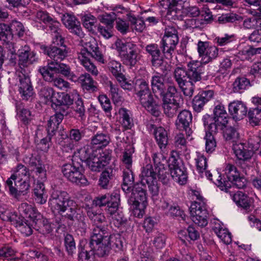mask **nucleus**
<instances>
[{"instance_id":"c03bdc74","label":"nucleus","mask_w":261,"mask_h":261,"mask_svg":"<svg viewBox=\"0 0 261 261\" xmlns=\"http://www.w3.org/2000/svg\"><path fill=\"white\" fill-rule=\"evenodd\" d=\"M110 142V138L106 133H97L93 136L91 140V143L96 146L97 148H102L107 146Z\"/></svg>"},{"instance_id":"4d7b16f0","label":"nucleus","mask_w":261,"mask_h":261,"mask_svg":"<svg viewBox=\"0 0 261 261\" xmlns=\"http://www.w3.org/2000/svg\"><path fill=\"white\" fill-rule=\"evenodd\" d=\"M250 85V80L244 77H237L232 85V90L234 92H240L244 90L246 87Z\"/></svg>"},{"instance_id":"680f3d73","label":"nucleus","mask_w":261,"mask_h":261,"mask_svg":"<svg viewBox=\"0 0 261 261\" xmlns=\"http://www.w3.org/2000/svg\"><path fill=\"white\" fill-rule=\"evenodd\" d=\"M185 1V0H170V4L169 8L166 9L167 10L166 16L168 19H172L176 17L177 12L175 7L178 5H181Z\"/></svg>"},{"instance_id":"20e7f679","label":"nucleus","mask_w":261,"mask_h":261,"mask_svg":"<svg viewBox=\"0 0 261 261\" xmlns=\"http://www.w3.org/2000/svg\"><path fill=\"white\" fill-rule=\"evenodd\" d=\"M135 91L142 106L152 115L159 116L160 114L159 106L153 99L148 83L143 79L137 80Z\"/></svg>"},{"instance_id":"f3484780","label":"nucleus","mask_w":261,"mask_h":261,"mask_svg":"<svg viewBox=\"0 0 261 261\" xmlns=\"http://www.w3.org/2000/svg\"><path fill=\"white\" fill-rule=\"evenodd\" d=\"M18 79V90L22 99L24 100L31 99L34 91L30 76L21 72L19 74Z\"/></svg>"},{"instance_id":"f03ea898","label":"nucleus","mask_w":261,"mask_h":261,"mask_svg":"<svg viewBox=\"0 0 261 261\" xmlns=\"http://www.w3.org/2000/svg\"><path fill=\"white\" fill-rule=\"evenodd\" d=\"M89 246L92 254L98 257H106L112 249L118 251L123 246L120 235L111 234L107 230L98 228L92 232Z\"/></svg>"},{"instance_id":"bf43d9fd","label":"nucleus","mask_w":261,"mask_h":261,"mask_svg":"<svg viewBox=\"0 0 261 261\" xmlns=\"http://www.w3.org/2000/svg\"><path fill=\"white\" fill-rule=\"evenodd\" d=\"M34 223L36 224H38L40 226L44 234H49L53 230L54 224L49 222L48 220L44 218L42 215L41 218L36 220Z\"/></svg>"},{"instance_id":"6e6552de","label":"nucleus","mask_w":261,"mask_h":261,"mask_svg":"<svg viewBox=\"0 0 261 261\" xmlns=\"http://www.w3.org/2000/svg\"><path fill=\"white\" fill-rule=\"evenodd\" d=\"M204 126L212 132H218L219 130L223 134L224 138L228 139V114L227 112L224 113H216L213 116L208 114L204 115L202 117Z\"/></svg>"},{"instance_id":"a211bd4d","label":"nucleus","mask_w":261,"mask_h":261,"mask_svg":"<svg viewBox=\"0 0 261 261\" xmlns=\"http://www.w3.org/2000/svg\"><path fill=\"white\" fill-rule=\"evenodd\" d=\"M170 174L172 178L181 185L186 184L188 174L186 168L182 164H179L174 159L172 163L169 165Z\"/></svg>"},{"instance_id":"8fccbe9b","label":"nucleus","mask_w":261,"mask_h":261,"mask_svg":"<svg viewBox=\"0 0 261 261\" xmlns=\"http://www.w3.org/2000/svg\"><path fill=\"white\" fill-rule=\"evenodd\" d=\"M13 38V35L9 24L0 23V40L8 44Z\"/></svg>"},{"instance_id":"5701e85b","label":"nucleus","mask_w":261,"mask_h":261,"mask_svg":"<svg viewBox=\"0 0 261 261\" xmlns=\"http://www.w3.org/2000/svg\"><path fill=\"white\" fill-rule=\"evenodd\" d=\"M75 79L73 82H78L84 91L94 93L99 90L98 83L88 73L82 74L79 77L76 75Z\"/></svg>"},{"instance_id":"f257e3e1","label":"nucleus","mask_w":261,"mask_h":261,"mask_svg":"<svg viewBox=\"0 0 261 261\" xmlns=\"http://www.w3.org/2000/svg\"><path fill=\"white\" fill-rule=\"evenodd\" d=\"M48 203L51 208L56 210L59 213L67 211L65 215L66 218L72 221L77 220L82 225V227L86 229V217L82 208L69 197L67 192L53 189Z\"/></svg>"},{"instance_id":"4be33fe9","label":"nucleus","mask_w":261,"mask_h":261,"mask_svg":"<svg viewBox=\"0 0 261 261\" xmlns=\"http://www.w3.org/2000/svg\"><path fill=\"white\" fill-rule=\"evenodd\" d=\"M192 115L191 113L189 111L185 110L181 111L178 115L176 125L178 129L184 130L187 135L190 136L192 133L190 127L192 125Z\"/></svg>"},{"instance_id":"6e6d98bb","label":"nucleus","mask_w":261,"mask_h":261,"mask_svg":"<svg viewBox=\"0 0 261 261\" xmlns=\"http://www.w3.org/2000/svg\"><path fill=\"white\" fill-rule=\"evenodd\" d=\"M176 45L161 40L160 47L164 57L166 59H171L173 57V53L176 48Z\"/></svg>"},{"instance_id":"2eb2a0df","label":"nucleus","mask_w":261,"mask_h":261,"mask_svg":"<svg viewBox=\"0 0 261 261\" xmlns=\"http://www.w3.org/2000/svg\"><path fill=\"white\" fill-rule=\"evenodd\" d=\"M111 158L109 153L106 152L99 155L93 153L86 164L91 171L100 172L109 164Z\"/></svg>"},{"instance_id":"a878e982","label":"nucleus","mask_w":261,"mask_h":261,"mask_svg":"<svg viewBox=\"0 0 261 261\" xmlns=\"http://www.w3.org/2000/svg\"><path fill=\"white\" fill-rule=\"evenodd\" d=\"M150 83L152 92L156 98H159V95H162L164 93L167 87L165 83L164 76L156 72L152 76Z\"/></svg>"},{"instance_id":"0eeeda50","label":"nucleus","mask_w":261,"mask_h":261,"mask_svg":"<svg viewBox=\"0 0 261 261\" xmlns=\"http://www.w3.org/2000/svg\"><path fill=\"white\" fill-rule=\"evenodd\" d=\"M77 156H73L71 163L66 164L62 167L64 176L71 182L79 186H85L88 184V180L84 175L83 164L76 161Z\"/></svg>"},{"instance_id":"c9c22d12","label":"nucleus","mask_w":261,"mask_h":261,"mask_svg":"<svg viewBox=\"0 0 261 261\" xmlns=\"http://www.w3.org/2000/svg\"><path fill=\"white\" fill-rule=\"evenodd\" d=\"M229 181L238 189H242L245 187V179L243 177L240 176L236 167L230 164Z\"/></svg>"},{"instance_id":"39448f33","label":"nucleus","mask_w":261,"mask_h":261,"mask_svg":"<svg viewBox=\"0 0 261 261\" xmlns=\"http://www.w3.org/2000/svg\"><path fill=\"white\" fill-rule=\"evenodd\" d=\"M115 49L123 64L132 68L140 60V49L132 42H123L118 39L115 43Z\"/></svg>"},{"instance_id":"e433bc0d","label":"nucleus","mask_w":261,"mask_h":261,"mask_svg":"<svg viewBox=\"0 0 261 261\" xmlns=\"http://www.w3.org/2000/svg\"><path fill=\"white\" fill-rule=\"evenodd\" d=\"M89 242L87 240L81 241L79 246L78 258L79 261H89L92 254V251H90Z\"/></svg>"},{"instance_id":"5fc2aeb1","label":"nucleus","mask_w":261,"mask_h":261,"mask_svg":"<svg viewBox=\"0 0 261 261\" xmlns=\"http://www.w3.org/2000/svg\"><path fill=\"white\" fill-rule=\"evenodd\" d=\"M76 98H75V102L72 104V109L75 113L79 115V117L81 119L85 117V108L84 105V102L79 95H75Z\"/></svg>"},{"instance_id":"1a4fd4ad","label":"nucleus","mask_w":261,"mask_h":261,"mask_svg":"<svg viewBox=\"0 0 261 261\" xmlns=\"http://www.w3.org/2000/svg\"><path fill=\"white\" fill-rule=\"evenodd\" d=\"M232 144L233 153L239 160L243 161L249 160L254 154L253 150L244 149V145L239 141V134L233 127H229V144Z\"/></svg>"},{"instance_id":"dca6fc26","label":"nucleus","mask_w":261,"mask_h":261,"mask_svg":"<svg viewBox=\"0 0 261 261\" xmlns=\"http://www.w3.org/2000/svg\"><path fill=\"white\" fill-rule=\"evenodd\" d=\"M62 21L70 33L80 38L84 37L85 34L81 23L74 15L66 13L63 15Z\"/></svg>"},{"instance_id":"58836bf2","label":"nucleus","mask_w":261,"mask_h":261,"mask_svg":"<svg viewBox=\"0 0 261 261\" xmlns=\"http://www.w3.org/2000/svg\"><path fill=\"white\" fill-rule=\"evenodd\" d=\"M54 63L56 68V73H60L72 81L76 80V75L71 71L68 65L54 61Z\"/></svg>"},{"instance_id":"c85d7f7f","label":"nucleus","mask_w":261,"mask_h":261,"mask_svg":"<svg viewBox=\"0 0 261 261\" xmlns=\"http://www.w3.org/2000/svg\"><path fill=\"white\" fill-rule=\"evenodd\" d=\"M28 163L32 172H34L41 180L46 178V170L45 165L42 163L40 157L32 155Z\"/></svg>"},{"instance_id":"7ed1b4c3","label":"nucleus","mask_w":261,"mask_h":261,"mask_svg":"<svg viewBox=\"0 0 261 261\" xmlns=\"http://www.w3.org/2000/svg\"><path fill=\"white\" fill-rule=\"evenodd\" d=\"M81 43L83 48L81 49L79 58L81 63L87 71L96 76L98 73V70L89 58L92 57L101 64L106 63L102 51L94 38H91L87 42L82 40Z\"/></svg>"},{"instance_id":"864d4df0","label":"nucleus","mask_w":261,"mask_h":261,"mask_svg":"<svg viewBox=\"0 0 261 261\" xmlns=\"http://www.w3.org/2000/svg\"><path fill=\"white\" fill-rule=\"evenodd\" d=\"M188 77V72L182 67H176L174 71V79L178 86L184 85L187 81L186 77Z\"/></svg>"},{"instance_id":"774afa93","label":"nucleus","mask_w":261,"mask_h":261,"mask_svg":"<svg viewBox=\"0 0 261 261\" xmlns=\"http://www.w3.org/2000/svg\"><path fill=\"white\" fill-rule=\"evenodd\" d=\"M98 100L104 111L107 113V115L109 117H111L112 106L110 99L106 95H100L98 96Z\"/></svg>"},{"instance_id":"de8ad7c7","label":"nucleus","mask_w":261,"mask_h":261,"mask_svg":"<svg viewBox=\"0 0 261 261\" xmlns=\"http://www.w3.org/2000/svg\"><path fill=\"white\" fill-rule=\"evenodd\" d=\"M177 93L176 86L174 85H170L167 87H166L164 93L162 94V95H159V98H162L163 102L177 101L175 98Z\"/></svg>"},{"instance_id":"4468645a","label":"nucleus","mask_w":261,"mask_h":261,"mask_svg":"<svg viewBox=\"0 0 261 261\" xmlns=\"http://www.w3.org/2000/svg\"><path fill=\"white\" fill-rule=\"evenodd\" d=\"M14 181L13 186V181L7 179L6 184L9 188L10 194L15 198H18L21 195H26L30 188V179L17 180Z\"/></svg>"},{"instance_id":"9d476101","label":"nucleus","mask_w":261,"mask_h":261,"mask_svg":"<svg viewBox=\"0 0 261 261\" xmlns=\"http://www.w3.org/2000/svg\"><path fill=\"white\" fill-rule=\"evenodd\" d=\"M120 202V195L116 193L99 195L93 200V204L99 207L107 206L109 214H113L118 210Z\"/></svg>"},{"instance_id":"2f4dec72","label":"nucleus","mask_w":261,"mask_h":261,"mask_svg":"<svg viewBox=\"0 0 261 261\" xmlns=\"http://www.w3.org/2000/svg\"><path fill=\"white\" fill-rule=\"evenodd\" d=\"M106 63L104 64L107 65V68L109 72H110L116 78L121 79L123 76V66L121 65V64L113 59H109L108 61L106 60Z\"/></svg>"},{"instance_id":"393cba45","label":"nucleus","mask_w":261,"mask_h":261,"mask_svg":"<svg viewBox=\"0 0 261 261\" xmlns=\"http://www.w3.org/2000/svg\"><path fill=\"white\" fill-rule=\"evenodd\" d=\"M247 108L241 101L229 103V118L237 121L242 119L247 114Z\"/></svg>"},{"instance_id":"7c9ffc66","label":"nucleus","mask_w":261,"mask_h":261,"mask_svg":"<svg viewBox=\"0 0 261 261\" xmlns=\"http://www.w3.org/2000/svg\"><path fill=\"white\" fill-rule=\"evenodd\" d=\"M55 66L54 61H49L45 66H40L38 72L41 74L43 79L47 82H52L55 77Z\"/></svg>"},{"instance_id":"ea45409f","label":"nucleus","mask_w":261,"mask_h":261,"mask_svg":"<svg viewBox=\"0 0 261 261\" xmlns=\"http://www.w3.org/2000/svg\"><path fill=\"white\" fill-rule=\"evenodd\" d=\"M199 201H195L192 203L190 206V214L191 217H196L198 216H203L202 214L203 212L208 215L207 211L205 208V203L203 201V197H200L198 198Z\"/></svg>"},{"instance_id":"69168bd1","label":"nucleus","mask_w":261,"mask_h":261,"mask_svg":"<svg viewBox=\"0 0 261 261\" xmlns=\"http://www.w3.org/2000/svg\"><path fill=\"white\" fill-rule=\"evenodd\" d=\"M116 14L115 12L106 13L101 16L100 22L113 29L114 21L116 19Z\"/></svg>"},{"instance_id":"aec40b11","label":"nucleus","mask_w":261,"mask_h":261,"mask_svg":"<svg viewBox=\"0 0 261 261\" xmlns=\"http://www.w3.org/2000/svg\"><path fill=\"white\" fill-rule=\"evenodd\" d=\"M141 182L136 183L131 188L132 193L128 200V203H142V207L147 204L146 191Z\"/></svg>"},{"instance_id":"e2e57ef3","label":"nucleus","mask_w":261,"mask_h":261,"mask_svg":"<svg viewBox=\"0 0 261 261\" xmlns=\"http://www.w3.org/2000/svg\"><path fill=\"white\" fill-rule=\"evenodd\" d=\"M64 244L68 255H72L76 248L73 236L70 234H66L64 238Z\"/></svg>"},{"instance_id":"338daca9","label":"nucleus","mask_w":261,"mask_h":261,"mask_svg":"<svg viewBox=\"0 0 261 261\" xmlns=\"http://www.w3.org/2000/svg\"><path fill=\"white\" fill-rule=\"evenodd\" d=\"M194 82L190 81H187L181 86H178L186 96L191 97L194 93L195 86Z\"/></svg>"},{"instance_id":"cd10ccee","label":"nucleus","mask_w":261,"mask_h":261,"mask_svg":"<svg viewBox=\"0 0 261 261\" xmlns=\"http://www.w3.org/2000/svg\"><path fill=\"white\" fill-rule=\"evenodd\" d=\"M232 199L239 207H242L247 212L253 210V199L241 191H238L232 195Z\"/></svg>"},{"instance_id":"37998d69","label":"nucleus","mask_w":261,"mask_h":261,"mask_svg":"<svg viewBox=\"0 0 261 261\" xmlns=\"http://www.w3.org/2000/svg\"><path fill=\"white\" fill-rule=\"evenodd\" d=\"M93 153L91 147L87 145L77 149L76 153L74 152L73 153L75 155L74 157L77 156L76 161L78 160L79 158L80 160V162L82 164L83 162L86 163L91 159V155ZM72 157L73 158V155Z\"/></svg>"},{"instance_id":"412c9836","label":"nucleus","mask_w":261,"mask_h":261,"mask_svg":"<svg viewBox=\"0 0 261 261\" xmlns=\"http://www.w3.org/2000/svg\"><path fill=\"white\" fill-rule=\"evenodd\" d=\"M86 211L88 217L94 226L92 232L97 228L107 230L104 225H103V223L106 222V218L103 214L100 212V211L97 212L94 208L89 207L88 205L86 206Z\"/></svg>"},{"instance_id":"49530a36","label":"nucleus","mask_w":261,"mask_h":261,"mask_svg":"<svg viewBox=\"0 0 261 261\" xmlns=\"http://www.w3.org/2000/svg\"><path fill=\"white\" fill-rule=\"evenodd\" d=\"M163 108L164 114L167 117L172 118L176 115L180 108V105L177 101H164L163 102Z\"/></svg>"},{"instance_id":"603ef678","label":"nucleus","mask_w":261,"mask_h":261,"mask_svg":"<svg viewBox=\"0 0 261 261\" xmlns=\"http://www.w3.org/2000/svg\"><path fill=\"white\" fill-rule=\"evenodd\" d=\"M82 21L84 27L90 32H93L96 28V18L91 14H84L82 17Z\"/></svg>"},{"instance_id":"c756f323","label":"nucleus","mask_w":261,"mask_h":261,"mask_svg":"<svg viewBox=\"0 0 261 261\" xmlns=\"http://www.w3.org/2000/svg\"><path fill=\"white\" fill-rule=\"evenodd\" d=\"M12 171L13 174L8 179H10L11 181H15L17 180H22L24 179H30V170L21 164H18L13 169Z\"/></svg>"},{"instance_id":"4c0bfd02","label":"nucleus","mask_w":261,"mask_h":261,"mask_svg":"<svg viewBox=\"0 0 261 261\" xmlns=\"http://www.w3.org/2000/svg\"><path fill=\"white\" fill-rule=\"evenodd\" d=\"M62 120V115H61L55 114L51 116L47 121V133H48L50 136H54Z\"/></svg>"},{"instance_id":"0e129e2a","label":"nucleus","mask_w":261,"mask_h":261,"mask_svg":"<svg viewBox=\"0 0 261 261\" xmlns=\"http://www.w3.org/2000/svg\"><path fill=\"white\" fill-rule=\"evenodd\" d=\"M55 93V91L53 88L49 86H43L40 88L38 95L40 98L43 99L45 102H47L51 98Z\"/></svg>"},{"instance_id":"ddd939ff","label":"nucleus","mask_w":261,"mask_h":261,"mask_svg":"<svg viewBox=\"0 0 261 261\" xmlns=\"http://www.w3.org/2000/svg\"><path fill=\"white\" fill-rule=\"evenodd\" d=\"M197 50L201 62L204 64L212 61L218 55V48L215 45H210L207 41H199Z\"/></svg>"},{"instance_id":"f704fd0d","label":"nucleus","mask_w":261,"mask_h":261,"mask_svg":"<svg viewBox=\"0 0 261 261\" xmlns=\"http://www.w3.org/2000/svg\"><path fill=\"white\" fill-rule=\"evenodd\" d=\"M153 134L160 148H165L168 142L167 130L162 126L155 127L154 128Z\"/></svg>"},{"instance_id":"13d9d810","label":"nucleus","mask_w":261,"mask_h":261,"mask_svg":"<svg viewBox=\"0 0 261 261\" xmlns=\"http://www.w3.org/2000/svg\"><path fill=\"white\" fill-rule=\"evenodd\" d=\"M9 25L13 36L15 35L19 37H21L23 36L24 28L21 22L16 20H13L11 21Z\"/></svg>"},{"instance_id":"a19ab883","label":"nucleus","mask_w":261,"mask_h":261,"mask_svg":"<svg viewBox=\"0 0 261 261\" xmlns=\"http://www.w3.org/2000/svg\"><path fill=\"white\" fill-rule=\"evenodd\" d=\"M165 42L177 45L179 41L177 31L173 26L168 25L166 28L164 35L162 39Z\"/></svg>"},{"instance_id":"9b49d317","label":"nucleus","mask_w":261,"mask_h":261,"mask_svg":"<svg viewBox=\"0 0 261 261\" xmlns=\"http://www.w3.org/2000/svg\"><path fill=\"white\" fill-rule=\"evenodd\" d=\"M161 47L156 43H150L145 46V51L151 57L152 66L156 69L159 68L164 73L167 70V63L164 60V55L160 49Z\"/></svg>"},{"instance_id":"f8f14e48","label":"nucleus","mask_w":261,"mask_h":261,"mask_svg":"<svg viewBox=\"0 0 261 261\" xmlns=\"http://www.w3.org/2000/svg\"><path fill=\"white\" fill-rule=\"evenodd\" d=\"M188 78L195 83L207 79L208 72L201 62L192 61L187 64Z\"/></svg>"},{"instance_id":"423d86ee","label":"nucleus","mask_w":261,"mask_h":261,"mask_svg":"<svg viewBox=\"0 0 261 261\" xmlns=\"http://www.w3.org/2000/svg\"><path fill=\"white\" fill-rule=\"evenodd\" d=\"M53 43L49 46L42 45L40 49L50 58V61L61 62L68 56L69 49L64 44V39L61 35L56 36L53 38Z\"/></svg>"},{"instance_id":"3c124183","label":"nucleus","mask_w":261,"mask_h":261,"mask_svg":"<svg viewBox=\"0 0 261 261\" xmlns=\"http://www.w3.org/2000/svg\"><path fill=\"white\" fill-rule=\"evenodd\" d=\"M120 120L122 126L125 129H130L133 126V121L129 116L128 111L125 108H120L119 110Z\"/></svg>"},{"instance_id":"72a5a7b5","label":"nucleus","mask_w":261,"mask_h":261,"mask_svg":"<svg viewBox=\"0 0 261 261\" xmlns=\"http://www.w3.org/2000/svg\"><path fill=\"white\" fill-rule=\"evenodd\" d=\"M123 184L122 189L125 193L130 192L131 188L134 183V175L132 168H125L123 171Z\"/></svg>"},{"instance_id":"6ab92c4d","label":"nucleus","mask_w":261,"mask_h":261,"mask_svg":"<svg viewBox=\"0 0 261 261\" xmlns=\"http://www.w3.org/2000/svg\"><path fill=\"white\" fill-rule=\"evenodd\" d=\"M18 51V65L21 68L27 67L38 61L36 53L31 51L28 45L22 46Z\"/></svg>"},{"instance_id":"09e8293b","label":"nucleus","mask_w":261,"mask_h":261,"mask_svg":"<svg viewBox=\"0 0 261 261\" xmlns=\"http://www.w3.org/2000/svg\"><path fill=\"white\" fill-rule=\"evenodd\" d=\"M114 177L113 170L112 168H107L103 171L99 179V185L103 189H107L110 186V180Z\"/></svg>"},{"instance_id":"b1692460","label":"nucleus","mask_w":261,"mask_h":261,"mask_svg":"<svg viewBox=\"0 0 261 261\" xmlns=\"http://www.w3.org/2000/svg\"><path fill=\"white\" fill-rule=\"evenodd\" d=\"M214 96L213 90H205L200 92L196 95L192 101V107L194 110L197 112H200L203 109L205 104L210 101Z\"/></svg>"},{"instance_id":"79ce46f5","label":"nucleus","mask_w":261,"mask_h":261,"mask_svg":"<svg viewBox=\"0 0 261 261\" xmlns=\"http://www.w3.org/2000/svg\"><path fill=\"white\" fill-rule=\"evenodd\" d=\"M205 129V150L208 153L213 152L216 147L217 143L213 134H216L218 132H212L210 130L207 126H204Z\"/></svg>"},{"instance_id":"473e14b6","label":"nucleus","mask_w":261,"mask_h":261,"mask_svg":"<svg viewBox=\"0 0 261 261\" xmlns=\"http://www.w3.org/2000/svg\"><path fill=\"white\" fill-rule=\"evenodd\" d=\"M33 195L35 201L40 204H43L47 201V195L44 185L41 182H37L33 190Z\"/></svg>"},{"instance_id":"052dcab7","label":"nucleus","mask_w":261,"mask_h":261,"mask_svg":"<svg viewBox=\"0 0 261 261\" xmlns=\"http://www.w3.org/2000/svg\"><path fill=\"white\" fill-rule=\"evenodd\" d=\"M248 116L252 125H258L261 120V111L252 108L248 111Z\"/></svg>"},{"instance_id":"bb28decb","label":"nucleus","mask_w":261,"mask_h":261,"mask_svg":"<svg viewBox=\"0 0 261 261\" xmlns=\"http://www.w3.org/2000/svg\"><path fill=\"white\" fill-rule=\"evenodd\" d=\"M18 210L21 216L30 219L34 223L42 218V215L35 207L26 202L21 203Z\"/></svg>"},{"instance_id":"a18cd8bd","label":"nucleus","mask_w":261,"mask_h":261,"mask_svg":"<svg viewBox=\"0 0 261 261\" xmlns=\"http://www.w3.org/2000/svg\"><path fill=\"white\" fill-rule=\"evenodd\" d=\"M156 171L154 170L152 165L151 164H147L145 167L142 168L141 176V181L142 185L145 182H147L149 180L156 179Z\"/></svg>"}]
</instances>
